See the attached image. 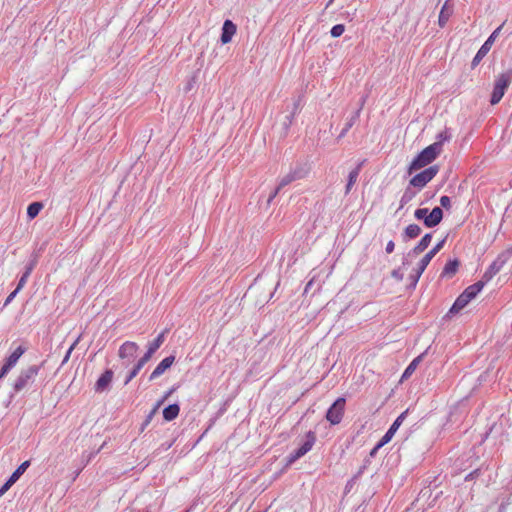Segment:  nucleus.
Masks as SVG:
<instances>
[{
    "mask_svg": "<svg viewBox=\"0 0 512 512\" xmlns=\"http://www.w3.org/2000/svg\"><path fill=\"white\" fill-rule=\"evenodd\" d=\"M512 82V67L506 69L505 71L499 73L494 81L493 91L490 98V103L492 105L498 104L503 98L506 89Z\"/></svg>",
    "mask_w": 512,
    "mask_h": 512,
    "instance_id": "1",
    "label": "nucleus"
},
{
    "mask_svg": "<svg viewBox=\"0 0 512 512\" xmlns=\"http://www.w3.org/2000/svg\"><path fill=\"white\" fill-rule=\"evenodd\" d=\"M482 282H476L468 286L455 300L449 310V314H457L465 308L483 289Z\"/></svg>",
    "mask_w": 512,
    "mask_h": 512,
    "instance_id": "2",
    "label": "nucleus"
},
{
    "mask_svg": "<svg viewBox=\"0 0 512 512\" xmlns=\"http://www.w3.org/2000/svg\"><path fill=\"white\" fill-rule=\"evenodd\" d=\"M437 146H427L411 161L408 167V174L430 165L440 154L436 151Z\"/></svg>",
    "mask_w": 512,
    "mask_h": 512,
    "instance_id": "3",
    "label": "nucleus"
},
{
    "mask_svg": "<svg viewBox=\"0 0 512 512\" xmlns=\"http://www.w3.org/2000/svg\"><path fill=\"white\" fill-rule=\"evenodd\" d=\"M511 256L512 251H506L499 254L497 258L490 264L478 282H482L484 287L497 273L501 271Z\"/></svg>",
    "mask_w": 512,
    "mask_h": 512,
    "instance_id": "4",
    "label": "nucleus"
},
{
    "mask_svg": "<svg viewBox=\"0 0 512 512\" xmlns=\"http://www.w3.org/2000/svg\"><path fill=\"white\" fill-rule=\"evenodd\" d=\"M40 366L32 365L22 369L14 382L13 388L15 392H20L30 384H32L38 375Z\"/></svg>",
    "mask_w": 512,
    "mask_h": 512,
    "instance_id": "5",
    "label": "nucleus"
},
{
    "mask_svg": "<svg viewBox=\"0 0 512 512\" xmlns=\"http://www.w3.org/2000/svg\"><path fill=\"white\" fill-rule=\"evenodd\" d=\"M439 172L438 165H431L423 171L414 175L410 181L409 186H412L417 189L424 188Z\"/></svg>",
    "mask_w": 512,
    "mask_h": 512,
    "instance_id": "6",
    "label": "nucleus"
},
{
    "mask_svg": "<svg viewBox=\"0 0 512 512\" xmlns=\"http://www.w3.org/2000/svg\"><path fill=\"white\" fill-rule=\"evenodd\" d=\"M503 25H504V23L501 24L499 27H497L490 34V36L486 39V41L482 44V46L479 48L476 55L472 59V62H471L472 68H475L476 66H478L479 63L482 61V59L488 54V52L490 51L491 47L493 46L496 38L499 36V34L503 28Z\"/></svg>",
    "mask_w": 512,
    "mask_h": 512,
    "instance_id": "7",
    "label": "nucleus"
},
{
    "mask_svg": "<svg viewBox=\"0 0 512 512\" xmlns=\"http://www.w3.org/2000/svg\"><path fill=\"white\" fill-rule=\"evenodd\" d=\"M346 399L344 397L337 398L326 412V420L331 425L339 424L344 415Z\"/></svg>",
    "mask_w": 512,
    "mask_h": 512,
    "instance_id": "8",
    "label": "nucleus"
},
{
    "mask_svg": "<svg viewBox=\"0 0 512 512\" xmlns=\"http://www.w3.org/2000/svg\"><path fill=\"white\" fill-rule=\"evenodd\" d=\"M408 413V410L402 412L392 423V425L389 427V429L386 431V433L383 435V437L380 439V441L376 444V449H380L385 444L391 441L396 431L399 429L401 424L406 418V415Z\"/></svg>",
    "mask_w": 512,
    "mask_h": 512,
    "instance_id": "9",
    "label": "nucleus"
},
{
    "mask_svg": "<svg viewBox=\"0 0 512 512\" xmlns=\"http://www.w3.org/2000/svg\"><path fill=\"white\" fill-rule=\"evenodd\" d=\"M307 173L308 170L304 166L297 165L280 179V187H285L295 180L303 179Z\"/></svg>",
    "mask_w": 512,
    "mask_h": 512,
    "instance_id": "10",
    "label": "nucleus"
},
{
    "mask_svg": "<svg viewBox=\"0 0 512 512\" xmlns=\"http://www.w3.org/2000/svg\"><path fill=\"white\" fill-rule=\"evenodd\" d=\"M365 162H366L365 159L359 161L357 163V165L349 172L348 178H347V183L345 186V191H344L345 195H348L351 192L354 184L358 180L359 174H360L361 169H362L363 165L365 164Z\"/></svg>",
    "mask_w": 512,
    "mask_h": 512,
    "instance_id": "11",
    "label": "nucleus"
},
{
    "mask_svg": "<svg viewBox=\"0 0 512 512\" xmlns=\"http://www.w3.org/2000/svg\"><path fill=\"white\" fill-rule=\"evenodd\" d=\"M174 361L175 357L173 355L165 357L150 374L149 380L152 381L160 377L168 368L172 366Z\"/></svg>",
    "mask_w": 512,
    "mask_h": 512,
    "instance_id": "12",
    "label": "nucleus"
},
{
    "mask_svg": "<svg viewBox=\"0 0 512 512\" xmlns=\"http://www.w3.org/2000/svg\"><path fill=\"white\" fill-rule=\"evenodd\" d=\"M445 242L446 237L439 241L428 253L423 256V258L418 263L420 269L422 268V270H425L427 268L433 257L443 248Z\"/></svg>",
    "mask_w": 512,
    "mask_h": 512,
    "instance_id": "13",
    "label": "nucleus"
},
{
    "mask_svg": "<svg viewBox=\"0 0 512 512\" xmlns=\"http://www.w3.org/2000/svg\"><path fill=\"white\" fill-rule=\"evenodd\" d=\"M443 219V211L440 207H434L431 212L428 213L427 218H425L424 225L427 228H433L437 226Z\"/></svg>",
    "mask_w": 512,
    "mask_h": 512,
    "instance_id": "14",
    "label": "nucleus"
},
{
    "mask_svg": "<svg viewBox=\"0 0 512 512\" xmlns=\"http://www.w3.org/2000/svg\"><path fill=\"white\" fill-rule=\"evenodd\" d=\"M236 33V25L231 20H225L222 26L221 42L227 44L232 40Z\"/></svg>",
    "mask_w": 512,
    "mask_h": 512,
    "instance_id": "15",
    "label": "nucleus"
},
{
    "mask_svg": "<svg viewBox=\"0 0 512 512\" xmlns=\"http://www.w3.org/2000/svg\"><path fill=\"white\" fill-rule=\"evenodd\" d=\"M316 442V435L313 431H308L305 436L304 442L297 449L303 456L306 455L314 446Z\"/></svg>",
    "mask_w": 512,
    "mask_h": 512,
    "instance_id": "16",
    "label": "nucleus"
},
{
    "mask_svg": "<svg viewBox=\"0 0 512 512\" xmlns=\"http://www.w3.org/2000/svg\"><path fill=\"white\" fill-rule=\"evenodd\" d=\"M431 240H432V234L426 233L421 238V240L418 242V244L409 252V255L416 256V255H419L420 253H422L423 251H425L428 248V246L430 245Z\"/></svg>",
    "mask_w": 512,
    "mask_h": 512,
    "instance_id": "17",
    "label": "nucleus"
},
{
    "mask_svg": "<svg viewBox=\"0 0 512 512\" xmlns=\"http://www.w3.org/2000/svg\"><path fill=\"white\" fill-rule=\"evenodd\" d=\"M112 377H113V372L111 370H106L100 377L99 379L97 380L96 384H95V390L97 392H102L104 391L108 385L110 384V382L112 381Z\"/></svg>",
    "mask_w": 512,
    "mask_h": 512,
    "instance_id": "18",
    "label": "nucleus"
},
{
    "mask_svg": "<svg viewBox=\"0 0 512 512\" xmlns=\"http://www.w3.org/2000/svg\"><path fill=\"white\" fill-rule=\"evenodd\" d=\"M450 139H451V133L449 132L448 129H445L436 135V141L434 143L430 144V146H432V147L437 146L438 149H436V151L439 154H441L443 151L444 143L450 141Z\"/></svg>",
    "mask_w": 512,
    "mask_h": 512,
    "instance_id": "19",
    "label": "nucleus"
},
{
    "mask_svg": "<svg viewBox=\"0 0 512 512\" xmlns=\"http://www.w3.org/2000/svg\"><path fill=\"white\" fill-rule=\"evenodd\" d=\"M36 264H37V257H34L30 261V263L26 266L24 273L20 277V279L18 281V284H17L18 285V289H22L25 286V284H26V282H27L31 272L35 268Z\"/></svg>",
    "mask_w": 512,
    "mask_h": 512,
    "instance_id": "20",
    "label": "nucleus"
},
{
    "mask_svg": "<svg viewBox=\"0 0 512 512\" xmlns=\"http://www.w3.org/2000/svg\"><path fill=\"white\" fill-rule=\"evenodd\" d=\"M421 227L417 224H410L408 225L404 233L402 234V238L404 241H408L410 239H414L418 237L421 234Z\"/></svg>",
    "mask_w": 512,
    "mask_h": 512,
    "instance_id": "21",
    "label": "nucleus"
},
{
    "mask_svg": "<svg viewBox=\"0 0 512 512\" xmlns=\"http://www.w3.org/2000/svg\"><path fill=\"white\" fill-rule=\"evenodd\" d=\"M458 267H459V261L457 259H453V260H449L442 272H441V277H452L458 270Z\"/></svg>",
    "mask_w": 512,
    "mask_h": 512,
    "instance_id": "22",
    "label": "nucleus"
},
{
    "mask_svg": "<svg viewBox=\"0 0 512 512\" xmlns=\"http://www.w3.org/2000/svg\"><path fill=\"white\" fill-rule=\"evenodd\" d=\"M179 411L180 407L177 403L170 404L163 409V418L166 421H172L178 416Z\"/></svg>",
    "mask_w": 512,
    "mask_h": 512,
    "instance_id": "23",
    "label": "nucleus"
},
{
    "mask_svg": "<svg viewBox=\"0 0 512 512\" xmlns=\"http://www.w3.org/2000/svg\"><path fill=\"white\" fill-rule=\"evenodd\" d=\"M452 8L448 6V1L444 3L439 13L438 24L440 27H444L452 15Z\"/></svg>",
    "mask_w": 512,
    "mask_h": 512,
    "instance_id": "24",
    "label": "nucleus"
},
{
    "mask_svg": "<svg viewBox=\"0 0 512 512\" xmlns=\"http://www.w3.org/2000/svg\"><path fill=\"white\" fill-rule=\"evenodd\" d=\"M423 356H424V353L419 355V356H417L416 358H414L410 362V364L404 370V372H403V374L401 376V380L408 379L414 373V371L416 370L417 366L421 362Z\"/></svg>",
    "mask_w": 512,
    "mask_h": 512,
    "instance_id": "25",
    "label": "nucleus"
},
{
    "mask_svg": "<svg viewBox=\"0 0 512 512\" xmlns=\"http://www.w3.org/2000/svg\"><path fill=\"white\" fill-rule=\"evenodd\" d=\"M360 117V110H356L353 115L347 119L342 131L340 132L338 138H343L348 131L353 127V125L356 123L358 118Z\"/></svg>",
    "mask_w": 512,
    "mask_h": 512,
    "instance_id": "26",
    "label": "nucleus"
},
{
    "mask_svg": "<svg viewBox=\"0 0 512 512\" xmlns=\"http://www.w3.org/2000/svg\"><path fill=\"white\" fill-rule=\"evenodd\" d=\"M25 348L19 346L15 349V351L7 358L6 364L10 367H14L18 362L19 358L24 354Z\"/></svg>",
    "mask_w": 512,
    "mask_h": 512,
    "instance_id": "27",
    "label": "nucleus"
},
{
    "mask_svg": "<svg viewBox=\"0 0 512 512\" xmlns=\"http://www.w3.org/2000/svg\"><path fill=\"white\" fill-rule=\"evenodd\" d=\"M417 192L411 189V186H408L401 199H400V207L399 209H402L406 204H408L410 201L413 200V198L416 196Z\"/></svg>",
    "mask_w": 512,
    "mask_h": 512,
    "instance_id": "28",
    "label": "nucleus"
},
{
    "mask_svg": "<svg viewBox=\"0 0 512 512\" xmlns=\"http://www.w3.org/2000/svg\"><path fill=\"white\" fill-rule=\"evenodd\" d=\"M43 209V204L41 202H33L29 204L27 208V216L29 219H34L40 211Z\"/></svg>",
    "mask_w": 512,
    "mask_h": 512,
    "instance_id": "29",
    "label": "nucleus"
},
{
    "mask_svg": "<svg viewBox=\"0 0 512 512\" xmlns=\"http://www.w3.org/2000/svg\"><path fill=\"white\" fill-rule=\"evenodd\" d=\"M30 466V461H24L18 468L12 473L10 478L15 482L24 474L27 468Z\"/></svg>",
    "mask_w": 512,
    "mask_h": 512,
    "instance_id": "30",
    "label": "nucleus"
},
{
    "mask_svg": "<svg viewBox=\"0 0 512 512\" xmlns=\"http://www.w3.org/2000/svg\"><path fill=\"white\" fill-rule=\"evenodd\" d=\"M425 270H422V268L420 269V266L417 264V268L414 270V272L412 274H410L409 276V280H410V283L413 287H415L422 275V273L424 272Z\"/></svg>",
    "mask_w": 512,
    "mask_h": 512,
    "instance_id": "31",
    "label": "nucleus"
},
{
    "mask_svg": "<svg viewBox=\"0 0 512 512\" xmlns=\"http://www.w3.org/2000/svg\"><path fill=\"white\" fill-rule=\"evenodd\" d=\"M163 342L164 333H160L151 343H149V348L156 352Z\"/></svg>",
    "mask_w": 512,
    "mask_h": 512,
    "instance_id": "32",
    "label": "nucleus"
},
{
    "mask_svg": "<svg viewBox=\"0 0 512 512\" xmlns=\"http://www.w3.org/2000/svg\"><path fill=\"white\" fill-rule=\"evenodd\" d=\"M146 363L147 361H144L142 357L138 360L132 371H130V380H132L138 374V372L144 367Z\"/></svg>",
    "mask_w": 512,
    "mask_h": 512,
    "instance_id": "33",
    "label": "nucleus"
},
{
    "mask_svg": "<svg viewBox=\"0 0 512 512\" xmlns=\"http://www.w3.org/2000/svg\"><path fill=\"white\" fill-rule=\"evenodd\" d=\"M345 31V27L343 24H336L334 25L331 30L330 34L332 37L337 38L340 37Z\"/></svg>",
    "mask_w": 512,
    "mask_h": 512,
    "instance_id": "34",
    "label": "nucleus"
},
{
    "mask_svg": "<svg viewBox=\"0 0 512 512\" xmlns=\"http://www.w3.org/2000/svg\"><path fill=\"white\" fill-rule=\"evenodd\" d=\"M429 213L428 208H418L414 212V217L417 220H423V223H425V218H427Z\"/></svg>",
    "mask_w": 512,
    "mask_h": 512,
    "instance_id": "35",
    "label": "nucleus"
},
{
    "mask_svg": "<svg viewBox=\"0 0 512 512\" xmlns=\"http://www.w3.org/2000/svg\"><path fill=\"white\" fill-rule=\"evenodd\" d=\"M303 457V455L296 449L292 453H290L287 457V465H291L296 462L298 459Z\"/></svg>",
    "mask_w": 512,
    "mask_h": 512,
    "instance_id": "36",
    "label": "nucleus"
},
{
    "mask_svg": "<svg viewBox=\"0 0 512 512\" xmlns=\"http://www.w3.org/2000/svg\"><path fill=\"white\" fill-rule=\"evenodd\" d=\"M15 483L14 480H12L10 477L9 479L4 483V485L0 488V497L3 496L6 491L9 490V488Z\"/></svg>",
    "mask_w": 512,
    "mask_h": 512,
    "instance_id": "37",
    "label": "nucleus"
},
{
    "mask_svg": "<svg viewBox=\"0 0 512 512\" xmlns=\"http://www.w3.org/2000/svg\"><path fill=\"white\" fill-rule=\"evenodd\" d=\"M15 483L14 480H12L10 477L9 479L4 483V485L0 488V497L3 496L6 491L9 490V488Z\"/></svg>",
    "mask_w": 512,
    "mask_h": 512,
    "instance_id": "38",
    "label": "nucleus"
},
{
    "mask_svg": "<svg viewBox=\"0 0 512 512\" xmlns=\"http://www.w3.org/2000/svg\"><path fill=\"white\" fill-rule=\"evenodd\" d=\"M15 483L14 480H12L10 477L9 479L4 483V485L0 488V497L3 496L6 491L9 490V488Z\"/></svg>",
    "mask_w": 512,
    "mask_h": 512,
    "instance_id": "39",
    "label": "nucleus"
},
{
    "mask_svg": "<svg viewBox=\"0 0 512 512\" xmlns=\"http://www.w3.org/2000/svg\"><path fill=\"white\" fill-rule=\"evenodd\" d=\"M440 204L443 208L449 209L451 207L450 197L444 195L440 197Z\"/></svg>",
    "mask_w": 512,
    "mask_h": 512,
    "instance_id": "40",
    "label": "nucleus"
},
{
    "mask_svg": "<svg viewBox=\"0 0 512 512\" xmlns=\"http://www.w3.org/2000/svg\"><path fill=\"white\" fill-rule=\"evenodd\" d=\"M21 289H18V286L16 287V289L11 292L8 297L6 298L5 302H4V306H7L8 304H10L12 302V300L16 297V295L19 293Z\"/></svg>",
    "mask_w": 512,
    "mask_h": 512,
    "instance_id": "41",
    "label": "nucleus"
},
{
    "mask_svg": "<svg viewBox=\"0 0 512 512\" xmlns=\"http://www.w3.org/2000/svg\"><path fill=\"white\" fill-rule=\"evenodd\" d=\"M295 116H296V115H295V113H292V112H291L289 115H287V116L285 117V121H284V127H285V129H288V128L291 126V124H292V122H293V120H294Z\"/></svg>",
    "mask_w": 512,
    "mask_h": 512,
    "instance_id": "42",
    "label": "nucleus"
},
{
    "mask_svg": "<svg viewBox=\"0 0 512 512\" xmlns=\"http://www.w3.org/2000/svg\"><path fill=\"white\" fill-rule=\"evenodd\" d=\"M391 276L398 281H401L403 279V273L400 271V269L392 270Z\"/></svg>",
    "mask_w": 512,
    "mask_h": 512,
    "instance_id": "43",
    "label": "nucleus"
},
{
    "mask_svg": "<svg viewBox=\"0 0 512 512\" xmlns=\"http://www.w3.org/2000/svg\"><path fill=\"white\" fill-rule=\"evenodd\" d=\"M127 347H128V342H124L120 349H119V356L121 358H125L126 357V351H127Z\"/></svg>",
    "mask_w": 512,
    "mask_h": 512,
    "instance_id": "44",
    "label": "nucleus"
},
{
    "mask_svg": "<svg viewBox=\"0 0 512 512\" xmlns=\"http://www.w3.org/2000/svg\"><path fill=\"white\" fill-rule=\"evenodd\" d=\"M77 343H78V340H76V341H75V342L70 346V348L68 349V351H67V353H66V355H65V357H64V359H63V363H65V362H67V361H68V359H69V357H70V355H71V352H72V350L75 348V346L77 345Z\"/></svg>",
    "mask_w": 512,
    "mask_h": 512,
    "instance_id": "45",
    "label": "nucleus"
},
{
    "mask_svg": "<svg viewBox=\"0 0 512 512\" xmlns=\"http://www.w3.org/2000/svg\"><path fill=\"white\" fill-rule=\"evenodd\" d=\"M283 187H280V183L278 184V186L275 188V190L271 193V195L269 196L268 198V203H270L275 197L276 195L280 192V190L282 189Z\"/></svg>",
    "mask_w": 512,
    "mask_h": 512,
    "instance_id": "46",
    "label": "nucleus"
},
{
    "mask_svg": "<svg viewBox=\"0 0 512 512\" xmlns=\"http://www.w3.org/2000/svg\"><path fill=\"white\" fill-rule=\"evenodd\" d=\"M283 187H280V183L278 184V186L275 188V190L271 193V195L269 196L268 198V203H270L275 197L276 195L280 192V190L282 189Z\"/></svg>",
    "mask_w": 512,
    "mask_h": 512,
    "instance_id": "47",
    "label": "nucleus"
},
{
    "mask_svg": "<svg viewBox=\"0 0 512 512\" xmlns=\"http://www.w3.org/2000/svg\"><path fill=\"white\" fill-rule=\"evenodd\" d=\"M154 411H151L150 414L146 417L145 421L143 422L140 430L143 431L145 427L150 423L152 417H153Z\"/></svg>",
    "mask_w": 512,
    "mask_h": 512,
    "instance_id": "48",
    "label": "nucleus"
},
{
    "mask_svg": "<svg viewBox=\"0 0 512 512\" xmlns=\"http://www.w3.org/2000/svg\"><path fill=\"white\" fill-rule=\"evenodd\" d=\"M11 369H12V367L8 366L5 363L0 370V378H3Z\"/></svg>",
    "mask_w": 512,
    "mask_h": 512,
    "instance_id": "49",
    "label": "nucleus"
},
{
    "mask_svg": "<svg viewBox=\"0 0 512 512\" xmlns=\"http://www.w3.org/2000/svg\"><path fill=\"white\" fill-rule=\"evenodd\" d=\"M394 248H395V244L392 240L388 241V243L386 244V248H385V251L386 253L390 254L394 251Z\"/></svg>",
    "mask_w": 512,
    "mask_h": 512,
    "instance_id": "50",
    "label": "nucleus"
},
{
    "mask_svg": "<svg viewBox=\"0 0 512 512\" xmlns=\"http://www.w3.org/2000/svg\"><path fill=\"white\" fill-rule=\"evenodd\" d=\"M154 353H155V351H153L151 348L148 347V350L142 356V358L144 359V361L148 362Z\"/></svg>",
    "mask_w": 512,
    "mask_h": 512,
    "instance_id": "51",
    "label": "nucleus"
},
{
    "mask_svg": "<svg viewBox=\"0 0 512 512\" xmlns=\"http://www.w3.org/2000/svg\"><path fill=\"white\" fill-rule=\"evenodd\" d=\"M366 100H367V96L366 95L361 97L357 110H360V112L362 111V109H363V107L365 105Z\"/></svg>",
    "mask_w": 512,
    "mask_h": 512,
    "instance_id": "52",
    "label": "nucleus"
},
{
    "mask_svg": "<svg viewBox=\"0 0 512 512\" xmlns=\"http://www.w3.org/2000/svg\"><path fill=\"white\" fill-rule=\"evenodd\" d=\"M478 472L479 470H474L473 472L469 473L466 477H465V480L466 481H469L471 479H474L477 475H478Z\"/></svg>",
    "mask_w": 512,
    "mask_h": 512,
    "instance_id": "53",
    "label": "nucleus"
},
{
    "mask_svg": "<svg viewBox=\"0 0 512 512\" xmlns=\"http://www.w3.org/2000/svg\"><path fill=\"white\" fill-rule=\"evenodd\" d=\"M299 107H300V99L295 101V103L293 105L292 113H295V115H296L298 113V111H299Z\"/></svg>",
    "mask_w": 512,
    "mask_h": 512,
    "instance_id": "54",
    "label": "nucleus"
},
{
    "mask_svg": "<svg viewBox=\"0 0 512 512\" xmlns=\"http://www.w3.org/2000/svg\"><path fill=\"white\" fill-rule=\"evenodd\" d=\"M137 349H138L137 344H136V343H134V342H131V341H130V351H131V350H135V351H136Z\"/></svg>",
    "mask_w": 512,
    "mask_h": 512,
    "instance_id": "55",
    "label": "nucleus"
},
{
    "mask_svg": "<svg viewBox=\"0 0 512 512\" xmlns=\"http://www.w3.org/2000/svg\"><path fill=\"white\" fill-rule=\"evenodd\" d=\"M506 508H507V505L502 503L499 507V512H505Z\"/></svg>",
    "mask_w": 512,
    "mask_h": 512,
    "instance_id": "56",
    "label": "nucleus"
},
{
    "mask_svg": "<svg viewBox=\"0 0 512 512\" xmlns=\"http://www.w3.org/2000/svg\"><path fill=\"white\" fill-rule=\"evenodd\" d=\"M494 427H495V425H493V426L490 428V431L486 433L485 438H487V437H488V434H489V433H491V432L493 431Z\"/></svg>",
    "mask_w": 512,
    "mask_h": 512,
    "instance_id": "57",
    "label": "nucleus"
},
{
    "mask_svg": "<svg viewBox=\"0 0 512 512\" xmlns=\"http://www.w3.org/2000/svg\"><path fill=\"white\" fill-rule=\"evenodd\" d=\"M377 450H378V449H376V446H375V447L372 449V451H371V453H370V454L373 456V455L377 452Z\"/></svg>",
    "mask_w": 512,
    "mask_h": 512,
    "instance_id": "58",
    "label": "nucleus"
},
{
    "mask_svg": "<svg viewBox=\"0 0 512 512\" xmlns=\"http://www.w3.org/2000/svg\"><path fill=\"white\" fill-rule=\"evenodd\" d=\"M334 0H329L326 7L330 6L333 3Z\"/></svg>",
    "mask_w": 512,
    "mask_h": 512,
    "instance_id": "59",
    "label": "nucleus"
},
{
    "mask_svg": "<svg viewBox=\"0 0 512 512\" xmlns=\"http://www.w3.org/2000/svg\"><path fill=\"white\" fill-rule=\"evenodd\" d=\"M173 390H174V389H171L170 391H168V393L165 395V398H166L167 396H169V395L173 392Z\"/></svg>",
    "mask_w": 512,
    "mask_h": 512,
    "instance_id": "60",
    "label": "nucleus"
},
{
    "mask_svg": "<svg viewBox=\"0 0 512 512\" xmlns=\"http://www.w3.org/2000/svg\"><path fill=\"white\" fill-rule=\"evenodd\" d=\"M124 383H125V384H127V383H128V376L125 378Z\"/></svg>",
    "mask_w": 512,
    "mask_h": 512,
    "instance_id": "61",
    "label": "nucleus"
},
{
    "mask_svg": "<svg viewBox=\"0 0 512 512\" xmlns=\"http://www.w3.org/2000/svg\"><path fill=\"white\" fill-rule=\"evenodd\" d=\"M185 512H188V511H185Z\"/></svg>",
    "mask_w": 512,
    "mask_h": 512,
    "instance_id": "62",
    "label": "nucleus"
}]
</instances>
